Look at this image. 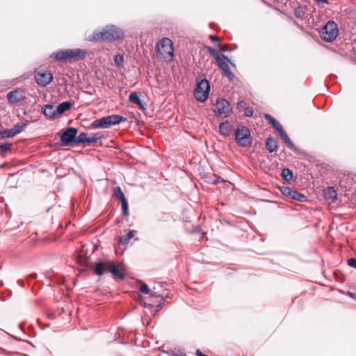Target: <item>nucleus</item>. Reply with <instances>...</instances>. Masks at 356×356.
I'll return each instance as SVG.
<instances>
[{
    "instance_id": "1",
    "label": "nucleus",
    "mask_w": 356,
    "mask_h": 356,
    "mask_svg": "<svg viewBox=\"0 0 356 356\" xmlns=\"http://www.w3.org/2000/svg\"><path fill=\"white\" fill-rule=\"evenodd\" d=\"M123 31L118 27L111 25L107 26L101 31H95L88 35L86 40L93 42H113L123 37Z\"/></svg>"
},
{
    "instance_id": "2",
    "label": "nucleus",
    "mask_w": 356,
    "mask_h": 356,
    "mask_svg": "<svg viewBox=\"0 0 356 356\" xmlns=\"http://www.w3.org/2000/svg\"><path fill=\"white\" fill-rule=\"evenodd\" d=\"M86 54L87 51L81 49H67L52 54L50 58L60 62L72 63L83 59Z\"/></svg>"
},
{
    "instance_id": "3",
    "label": "nucleus",
    "mask_w": 356,
    "mask_h": 356,
    "mask_svg": "<svg viewBox=\"0 0 356 356\" xmlns=\"http://www.w3.org/2000/svg\"><path fill=\"white\" fill-rule=\"evenodd\" d=\"M156 51L159 59L171 62L174 57V47L172 41L168 38H163L156 44Z\"/></svg>"
},
{
    "instance_id": "4",
    "label": "nucleus",
    "mask_w": 356,
    "mask_h": 356,
    "mask_svg": "<svg viewBox=\"0 0 356 356\" xmlns=\"http://www.w3.org/2000/svg\"><path fill=\"white\" fill-rule=\"evenodd\" d=\"M126 121L127 118L122 116L118 115H112L107 117H104L99 120H95L92 122L90 127L92 129H107L111 126L118 124Z\"/></svg>"
},
{
    "instance_id": "5",
    "label": "nucleus",
    "mask_w": 356,
    "mask_h": 356,
    "mask_svg": "<svg viewBox=\"0 0 356 356\" xmlns=\"http://www.w3.org/2000/svg\"><path fill=\"white\" fill-rule=\"evenodd\" d=\"M321 38L326 42H332L336 39L339 33L337 24L334 21H329L321 31Z\"/></svg>"
},
{
    "instance_id": "6",
    "label": "nucleus",
    "mask_w": 356,
    "mask_h": 356,
    "mask_svg": "<svg viewBox=\"0 0 356 356\" xmlns=\"http://www.w3.org/2000/svg\"><path fill=\"white\" fill-rule=\"evenodd\" d=\"M235 138L237 143L242 147H247L251 144L250 130L244 126H239L237 128Z\"/></svg>"
},
{
    "instance_id": "7",
    "label": "nucleus",
    "mask_w": 356,
    "mask_h": 356,
    "mask_svg": "<svg viewBox=\"0 0 356 356\" xmlns=\"http://www.w3.org/2000/svg\"><path fill=\"white\" fill-rule=\"evenodd\" d=\"M209 89L210 86L207 80L200 81L194 90L195 99L201 102H204L208 98Z\"/></svg>"
},
{
    "instance_id": "8",
    "label": "nucleus",
    "mask_w": 356,
    "mask_h": 356,
    "mask_svg": "<svg viewBox=\"0 0 356 356\" xmlns=\"http://www.w3.org/2000/svg\"><path fill=\"white\" fill-rule=\"evenodd\" d=\"M104 138V136L102 133L97 132L95 134L90 133H81L76 139V143H83V144H93L96 143L98 140Z\"/></svg>"
},
{
    "instance_id": "9",
    "label": "nucleus",
    "mask_w": 356,
    "mask_h": 356,
    "mask_svg": "<svg viewBox=\"0 0 356 356\" xmlns=\"http://www.w3.org/2000/svg\"><path fill=\"white\" fill-rule=\"evenodd\" d=\"M34 76L36 83L42 87L47 86L53 80V75L50 72L40 69L35 71Z\"/></svg>"
},
{
    "instance_id": "10",
    "label": "nucleus",
    "mask_w": 356,
    "mask_h": 356,
    "mask_svg": "<svg viewBox=\"0 0 356 356\" xmlns=\"http://www.w3.org/2000/svg\"><path fill=\"white\" fill-rule=\"evenodd\" d=\"M165 296H167V293H159L156 291H152L151 293V297L149 299L148 302H146L145 305L149 306H155L157 307L156 312H158L164 305L165 304Z\"/></svg>"
},
{
    "instance_id": "11",
    "label": "nucleus",
    "mask_w": 356,
    "mask_h": 356,
    "mask_svg": "<svg viewBox=\"0 0 356 356\" xmlns=\"http://www.w3.org/2000/svg\"><path fill=\"white\" fill-rule=\"evenodd\" d=\"M214 112L221 117H227L232 111L229 103L225 99L217 100L214 105Z\"/></svg>"
},
{
    "instance_id": "12",
    "label": "nucleus",
    "mask_w": 356,
    "mask_h": 356,
    "mask_svg": "<svg viewBox=\"0 0 356 356\" xmlns=\"http://www.w3.org/2000/svg\"><path fill=\"white\" fill-rule=\"evenodd\" d=\"M77 129L74 127L67 129L60 136V140L63 145H67L72 143H76L77 137Z\"/></svg>"
},
{
    "instance_id": "13",
    "label": "nucleus",
    "mask_w": 356,
    "mask_h": 356,
    "mask_svg": "<svg viewBox=\"0 0 356 356\" xmlns=\"http://www.w3.org/2000/svg\"><path fill=\"white\" fill-rule=\"evenodd\" d=\"M228 63H230L232 65L235 66V65L232 63L226 56L225 58H222V60L217 62V64L219 68L222 71V74L227 77L229 80L232 81L234 78V74L230 70Z\"/></svg>"
},
{
    "instance_id": "14",
    "label": "nucleus",
    "mask_w": 356,
    "mask_h": 356,
    "mask_svg": "<svg viewBox=\"0 0 356 356\" xmlns=\"http://www.w3.org/2000/svg\"><path fill=\"white\" fill-rule=\"evenodd\" d=\"M26 97L25 91L23 89L17 88L8 93L7 99L11 104L18 103Z\"/></svg>"
},
{
    "instance_id": "15",
    "label": "nucleus",
    "mask_w": 356,
    "mask_h": 356,
    "mask_svg": "<svg viewBox=\"0 0 356 356\" xmlns=\"http://www.w3.org/2000/svg\"><path fill=\"white\" fill-rule=\"evenodd\" d=\"M109 263H110V261H98L97 262L95 263V264L94 266V268H93L94 273L96 275L101 276L104 273L109 272L108 271V268H110Z\"/></svg>"
},
{
    "instance_id": "16",
    "label": "nucleus",
    "mask_w": 356,
    "mask_h": 356,
    "mask_svg": "<svg viewBox=\"0 0 356 356\" xmlns=\"http://www.w3.org/2000/svg\"><path fill=\"white\" fill-rule=\"evenodd\" d=\"M109 267L108 271L113 275L115 279L118 278L120 280H123L124 278V271L121 267L116 266L111 261L109 263Z\"/></svg>"
},
{
    "instance_id": "17",
    "label": "nucleus",
    "mask_w": 356,
    "mask_h": 356,
    "mask_svg": "<svg viewBox=\"0 0 356 356\" xmlns=\"http://www.w3.org/2000/svg\"><path fill=\"white\" fill-rule=\"evenodd\" d=\"M280 136L282 138V139L284 140V142L286 144V145L291 149L292 150L296 151L297 147L294 145V143L291 140L289 136L287 135L286 132L282 128L279 131Z\"/></svg>"
},
{
    "instance_id": "18",
    "label": "nucleus",
    "mask_w": 356,
    "mask_h": 356,
    "mask_svg": "<svg viewBox=\"0 0 356 356\" xmlns=\"http://www.w3.org/2000/svg\"><path fill=\"white\" fill-rule=\"evenodd\" d=\"M73 104L74 102L72 101L63 102L56 108V111L58 115H61L66 111L70 110L72 107Z\"/></svg>"
},
{
    "instance_id": "19",
    "label": "nucleus",
    "mask_w": 356,
    "mask_h": 356,
    "mask_svg": "<svg viewBox=\"0 0 356 356\" xmlns=\"http://www.w3.org/2000/svg\"><path fill=\"white\" fill-rule=\"evenodd\" d=\"M44 115L49 118H54L58 113L53 105L47 104L44 106L43 111Z\"/></svg>"
},
{
    "instance_id": "20",
    "label": "nucleus",
    "mask_w": 356,
    "mask_h": 356,
    "mask_svg": "<svg viewBox=\"0 0 356 356\" xmlns=\"http://www.w3.org/2000/svg\"><path fill=\"white\" fill-rule=\"evenodd\" d=\"M337 197V193L333 187H329L325 191V198L330 202H334Z\"/></svg>"
},
{
    "instance_id": "21",
    "label": "nucleus",
    "mask_w": 356,
    "mask_h": 356,
    "mask_svg": "<svg viewBox=\"0 0 356 356\" xmlns=\"http://www.w3.org/2000/svg\"><path fill=\"white\" fill-rule=\"evenodd\" d=\"M232 130V126L228 122H222L220 124L219 131L220 133L224 136H228Z\"/></svg>"
},
{
    "instance_id": "22",
    "label": "nucleus",
    "mask_w": 356,
    "mask_h": 356,
    "mask_svg": "<svg viewBox=\"0 0 356 356\" xmlns=\"http://www.w3.org/2000/svg\"><path fill=\"white\" fill-rule=\"evenodd\" d=\"M264 118L268 121L269 123L272 124V126L277 131H279L281 130L283 127L280 124L279 122H277L272 115L270 114H265Z\"/></svg>"
},
{
    "instance_id": "23",
    "label": "nucleus",
    "mask_w": 356,
    "mask_h": 356,
    "mask_svg": "<svg viewBox=\"0 0 356 356\" xmlns=\"http://www.w3.org/2000/svg\"><path fill=\"white\" fill-rule=\"evenodd\" d=\"M206 49L208 52L215 58L216 62H218L220 60H222V58H225L224 54H220L219 52L213 49L211 47L207 46L205 47Z\"/></svg>"
},
{
    "instance_id": "24",
    "label": "nucleus",
    "mask_w": 356,
    "mask_h": 356,
    "mask_svg": "<svg viewBox=\"0 0 356 356\" xmlns=\"http://www.w3.org/2000/svg\"><path fill=\"white\" fill-rule=\"evenodd\" d=\"M266 146L269 152L272 153L276 152L277 149V143L275 139L273 138H269L267 139L266 143Z\"/></svg>"
},
{
    "instance_id": "25",
    "label": "nucleus",
    "mask_w": 356,
    "mask_h": 356,
    "mask_svg": "<svg viewBox=\"0 0 356 356\" xmlns=\"http://www.w3.org/2000/svg\"><path fill=\"white\" fill-rule=\"evenodd\" d=\"M136 233V231L135 230L129 231L126 235L122 236L120 238V243L122 245L127 244L129 242L130 239L134 237Z\"/></svg>"
},
{
    "instance_id": "26",
    "label": "nucleus",
    "mask_w": 356,
    "mask_h": 356,
    "mask_svg": "<svg viewBox=\"0 0 356 356\" xmlns=\"http://www.w3.org/2000/svg\"><path fill=\"white\" fill-rule=\"evenodd\" d=\"M129 100L131 103L135 104L140 106H142V102L139 98L138 93L136 92H132L129 97Z\"/></svg>"
},
{
    "instance_id": "27",
    "label": "nucleus",
    "mask_w": 356,
    "mask_h": 356,
    "mask_svg": "<svg viewBox=\"0 0 356 356\" xmlns=\"http://www.w3.org/2000/svg\"><path fill=\"white\" fill-rule=\"evenodd\" d=\"M113 196L115 197V198H116L119 200L126 198L124 193L122 192V191L120 186L115 187L113 189Z\"/></svg>"
},
{
    "instance_id": "28",
    "label": "nucleus",
    "mask_w": 356,
    "mask_h": 356,
    "mask_svg": "<svg viewBox=\"0 0 356 356\" xmlns=\"http://www.w3.org/2000/svg\"><path fill=\"white\" fill-rule=\"evenodd\" d=\"M121 202V207L123 212V214L125 217H128L129 216V204L126 198L120 200Z\"/></svg>"
},
{
    "instance_id": "29",
    "label": "nucleus",
    "mask_w": 356,
    "mask_h": 356,
    "mask_svg": "<svg viewBox=\"0 0 356 356\" xmlns=\"http://www.w3.org/2000/svg\"><path fill=\"white\" fill-rule=\"evenodd\" d=\"M27 125V123H20L15 124L12 129L14 132V134L16 136L17 134L21 133Z\"/></svg>"
},
{
    "instance_id": "30",
    "label": "nucleus",
    "mask_w": 356,
    "mask_h": 356,
    "mask_svg": "<svg viewBox=\"0 0 356 356\" xmlns=\"http://www.w3.org/2000/svg\"><path fill=\"white\" fill-rule=\"evenodd\" d=\"M282 177L284 179L289 181L293 178V173L289 169L284 168L282 170Z\"/></svg>"
},
{
    "instance_id": "31",
    "label": "nucleus",
    "mask_w": 356,
    "mask_h": 356,
    "mask_svg": "<svg viewBox=\"0 0 356 356\" xmlns=\"http://www.w3.org/2000/svg\"><path fill=\"white\" fill-rule=\"evenodd\" d=\"M291 197L293 200H296L301 202L304 201L306 199L305 195L298 193L296 191H293L292 192V195Z\"/></svg>"
},
{
    "instance_id": "32",
    "label": "nucleus",
    "mask_w": 356,
    "mask_h": 356,
    "mask_svg": "<svg viewBox=\"0 0 356 356\" xmlns=\"http://www.w3.org/2000/svg\"><path fill=\"white\" fill-rule=\"evenodd\" d=\"M140 291L143 292V293H145V294H151L152 291H155V289L156 288L154 287L153 288V290L151 291L149 289V286L146 284H143L141 286H140Z\"/></svg>"
},
{
    "instance_id": "33",
    "label": "nucleus",
    "mask_w": 356,
    "mask_h": 356,
    "mask_svg": "<svg viewBox=\"0 0 356 356\" xmlns=\"http://www.w3.org/2000/svg\"><path fill=\"white\" fill-rule=\"evenodd\" d=\"M114 60H115V63L118 65V66H122V63L124 62V57L122 55L118 54H117L115 56V58H114Z\"/></svg>"
},
{
    "instance_id": "34",
    "label": "nucleus",
    "mask_w": 356,
    "mask_h": 356,
    "mask_svg": "<svg viewBox=\"0 0 356 356\" xmlns=\"http://www.w3.org/2000/svg\"><path fill=\"white\" fill-rule=\"evenodd\" d=\"M15 136V135L14 134V132L12 130V129H6L5 131H3V136H1V138H6L13 137Z\"/></svg>"
},
{
    "instance_id": "35",
    "label": "nucleus",
    "mask_w": 356,
    "mask_h": 356,
    "mask_svg": "<svg viewBox=\"0 0 356 356\" xmlns=\"http://www.w3.org/2000/svg\"><path fill=\"white\" fill-rule=\"evenodd\" d=\"M294 14L297 18H302L305 15V13L300 8H297L294 10Z\"/></svg>"
},
{
    "instance_id": "36",
    "label": "nucleus",
    "mask_w": 356,
    "mask_h": 356,
    "mask_svg": "<svg viewBox=\"0 0 356 356\" xmlns=\"http://www.w3.org/2000/svg\"><path fill=\"white\" fill-rule=\"evenodd\" d=\"M293 191V190H292L291 188L289 187H284L282 189V192L284 195H285L286 196H288V197H291L292 195V192Z\"/></svg>"
},
{
    "instance_id": "37",
    "label": "nucleus",
    "mask_w": 356,
    "mask_h": 356,
    "mask_svg": "<svg viewBox=\"0 0 356 356\" xmlns=\"http://www.w3.org/2000/svg\"><path fill=\"white\" fill-rule=\"evenodd\" d=\"M12 143H3L0 145V149L3 152L9 151L11 149Z\"/></svg>"
},
{
    "instance_id": "38",
    "label": "nucleus",
    "mask_w": 356,
    "mask_h": 356,
    "mask_svg": "<svg viewBox=\"0 0 356 356\" xmlns=\"http://www.w3.org/2000/svg\"><path fill=\"white\" fill-rule=\"evenodd\" d=\"M220 49L221 51H223V52L232 50V49L229 47V45L226 44H223L221 46H220Z\"/></svg>"
},
{
    "instance_id": "39",
    "label": "nucleus",
    "mask_w": 356,
    "mask_h": 356,
    "mask_svg": "<svg viewBox=\"0 0 356 356\" xmlns=\"http://www.w3.org/2000/svg\"><path fill=\"white\" fill-rule=\"evenodd\" d=\"M253 109L251 107L245 108V115L247 117H250L253 115Z\"/></svg>"
},
{
    "instance_id": "40",
    "label": "nucleus",
    "mask_w": 356,
    "mask_h": 356,
    "mask_svg": "<svg viewBox=\"0 0 356 356\" xmlns=\"http://www.w3.org/2000/svg\"><path fill=\"white\" fill-rule=\"evenodd\" d=\"M347 262L348 266L356 269V259L350 258L348 259Z\"/></svg>"
},
{
    "instance_id": "41",
    "label": "nucleus",
    "mask_w": 356,
    "mask_h": 356,
    "mask_svg": "<svg viewBox=\"0 0 356 356\" xmlns=\"http://www.w3.org/2000/svg\"><path fill=\"white\" fill-rule=\"evenodd\" d=\"M209 38H210V40L212 41H219L220 40L218 37L215 36L213 35H211Z\"/></svg>"
},
{
    "instance_id": "42",
    "label": "nucleus",
    "mask_w": 356,
    "mask_h": 356,
    "mask_svg": "<svg viewBox=\"0 0 356 356\" xmlns=\"http://www.w3.org/2000/svg\"><path fill=\"white\" fill-rule=\"evenodd\" d=\"M245 106V102L243 101L239 102L237 104L238 108H244Z\"/></svg>"
},
{
    "instance_id": "43",
    "label": "nucleus",
    "mask_w": 356,
    "mask_h": 356,
    "mask_svg": "<svg viewBox=\"0 0 356 356\" xmlns=\"http://www.w3.org/2000/svg\"><path fill=\"white\" fill-rule=\"evenodd\" d=\"M220 181L222 182V181H224V180L223 179L220 180V178H218V179H216L215 181H213V184H217V183H218Z\"/></svg>"
},
{
    "instance_id": "44",
    "label": "nucleus",
    "mask_w": 356,
    "mask_h": 356,
    "mask_svg": "<svg viewBox=\"0 0 356 356\" xmlns=\"http://www.w3.org/2000/svg\"><path fill=\"white\" fill-rule=\"evenodd\" d=\"M37 277V275L35 273H33L30 275V277L32 279H35Z\"/></svg>"
},
{
    "instance_id": "45",
    "label": "nucleus",
    "mask_w": 356,
    "mask_h": 356,
    "mask_svg": "<svg viewBox=\"0 0 356 356\" xmlns=\"http://www.w3.org/2000/svg\"><path fill=\"white\" fill-rule=\"evenodd\" d=\"M3 136V131H0V139H4V138H1Z\"/></svg>"
},
{
    "instance_id": "46",
    "label": "nucleus",
    "mask_w": 356,
    "mask_h": 356,
    "mask_svg": "<svg viewBox=\"0 0 356 356\" xmlns=\"http://www.w3.org/2000/svg\"><path fill=\"white\" fill-rule=\"evenodd\" d=\"M175 356H186V355H181V354H176Z\"/></svg>"
},
{
    "instance_id": "47",
    "label": "nucleus",
    "mask_w": 356,
    "mask_h": 356,
    "mask_svg": "<svg viewBox=\"0 0 356 356\" xmlns=\"http://www.w3.org/2000/svg\"><path fill=\"white\" fill-rule=\"evenodd\" d=\"M13 337H14L15 339H17V340H19V339L17 337H16V336H13Z\"/></svg>"
},
{
    "instance_id": "48",
    "label": "nucleus",
    "mask_w": 356,
    "mask_h": 356,
    "mask_svg": "<svg viewBox=\"0 0 356 356\" xmlns=\"http://www.w3.org/2000/svg\"><path fill=\"white\" fill-rule=\"evenodd\" d=\"M49 316L50 317H52V316H54V314H49Z\"/></svg>"
}]
</instances>
